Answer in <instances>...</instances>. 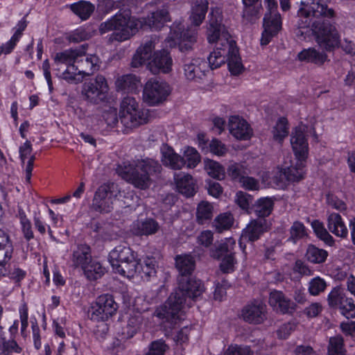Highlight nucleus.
I'll return each instance as SVG.
<instances>
[{"instance_id": "1", "label": "nucleus", "mask_w": 355, "mask_h": 355, "mask_svg": "<svg viewBox=\"0 0 355 355\" xmlns=\"http://www.w3.org/2000/svg\"><path fill=\"white\" fill-rule=\"evenodd\" d=\"M297 15V35H303L302 29H309L315 43L324 51L331 53L340 49L346 55H355V42L345 31L342 35L336 23L331 21L336 12L327 0H301Z\"/></svg>"}, {"instance_id": "2", "label": "nucleus", "mask_w": 355, "mask_h": 355, "mask_svg": "<svg viewBox=\"0 0 355 355\" xmlns=\"http://www.w3.org/2000/svg\"><path fill=\"white\" fill-rule=\"evenodd\" d=\"M175 265L180 272L178 289L171 293L166 302L157 307L154 313L157 318L172 323L180 319L184 304L191 306L192 301L200 297L205 291L200 280L189 277L195 268L193 257L187 254L178 256Z\"/></svg>"}, {"instance_id": "3", "label": "nucleus", "mask_w": 355, "mask_h": 355, "mask_svg": "<svg viewBox=\"0 0 355 355\" xmlns=\"http://www.w3.org/2000/svg\"><path fill=\"white\" fill-rule=\"evenodd\" d=\"M207 37L209 43H216V49L208 57L210 68L217 69L227 61L230 71L234 75L239 74L243 65L239 50L227 28L222 24V16L218 11L211 10L209 13Z\"/></svg>"}, {"instance_id": "4", "label": "nucleus", "mask_w": 355, "mask_h": 355, "mask_svg": "<svg viewBox=\"0 0 355 355\" xmlns=\"http://www.w3.org/2000/svg\"><path fill=\"white\" fill-rule=\"evenodd\" d=\"M162 170L159 162L150 158L123 162L116 168L117 173L135 187L145 189L151 184V178L157 175Z\"/></svg>"}, {"instance_id": "5", "label": "nucleus", "mask_w": 355, "mask_h": 355, "mask_svg": "<svg viewBox=\"0 0 355 355\" xmlns=\"http://www.w3.org/2000/svg\"><path fill=\"white\" fill-rule=\"evenodd\" d=\"M141 26V20L132 17L128 12H120L101 23L99 31L101 34H104L114 31V33L110 35L109 41L123 42L134 35Z\"/></svg>"}, {"instance_id": "6", "label": "nucleus", "mask_w": 355, "mask_h": 355, "mask_svg": "<svg viewBox=\"0 0 355 355\" xmlns=\"http://www.w3.org/2000/svg\"><path fill=\"white\" fill-rule=\"evenodd\" d=\"M308 127L300 124L292 132L291 144L297 159L296 165L287 167L284 172L288 181L297 182L304 178V162L308 156L309 148L306 132Z\"/></svg>"}, {"instance_id": "7", "label": "nucleus", "mask_w": 355, "mask_h": 355, "mask_svg": "<svg viewBox=\"0 0 355 355\" xmlns=\"http://www.w3.org/2000/svg\"><path fill=\"white\" fill-rule=\"evenodd\" d=\"M109 261L116 272L132 277L138 270L137 254L126 245H120L109 254Z\"/></svg>"}, {"instance_id": "8", "label": "nucleus", "mask_w": 355, "mask_h": 355, "mask_svg": "<svg viewBox=\"0 0 355 355\" xmlns=\"http://www.w3.org/2000/svg\"><path fill=\"white\" fill-rule=\"evenodd\" d=\"M121 123L127 128H136L148 122V115L139 107L135 98L126 96L120 105L119 114Z\"/></svg>"}, {"instance_id": "9", "label": "nucleus", "mask_w": 355, "mask_h": 355, "mask_svg": "<svg viewBox=\"0 0 355 355\" xmlns=\"http://www.w3.org/2000/svg\"><path fill=\"white\" fill-rule=\"evenodd\" d=\"M171 92V87L166 82L150 78L144 85L143 98L150 105H157L166 100Z\"/></svg>"}, {"instance_id": "10", "label": "nucleus", "mask_w": 355, "mask_h": 355, "mask_svg": "<svg viewBox=\"0 0 355 355\" xmlns=\"http://www.w3.org/2000/svg\"><path fill=\"white\" fill-rule=\"evenodd\" d=\"M118 309L113 297L106 294L99 296L89 311V318L95 322L107 321Z\"/></svg>"}, {"instance_id": "11", "label": "nucleus", "mask_w": 355, "mask_h": 355, "mask_svg": "<svg viewBox=\"0 0 355 355\" xmlns=\"http://www.w3.org/2000/svg\"><path fill=\"white\" fill-rule=\"evenodd\" d=\"M108 90L109 87L105 78L102 75H98L94 79L83 84L82 94L88 102L98 104L107 98Z\"/></svg>"}, {"instance_id": "12", "label": "nucleus", "mask_w": 355, "mask_h": 355, "mask_svg": "<svg viewBox=\"0 0 355 355\" xmlns=\"http://www.w3.org/2000/svg\"><path fill=\"white\" fill-rule=\"evenodd\" d=\"M113 185L103 184L95 192L92 208L99 213H109L113 209L115 195L112 190Z\"/></svg>"}, {"instance_id": "13", "label": "nucleus", "mask_w": 355, "mask_h": 355, "mask_svg": "<svg viewBox=\"0 0 355 355\" xmlns=\"http://www.w3.org/2000/svg\"><path fill=\"white\" fill-rule=\"evenodd\" d=\"M266 305L261 300H255L246 304L241 311L243 320L250 324H261L266 319Z\"/></svg>"}, {"instance_id": "14", "label": "nucleus", "mask_w": 355, "mask_h": 355, "mask_svg": "<svg viewBox=\"0 0 355 355\" xmlns=\"http://www.w3.org/2000/svg\"><path fill=\"white\" fill-rule=\"evenodd\" d=\"M76 64H72V69L78 71L83 77L92 75L100 68L99 58L96 55H87L84 48H80Z\"/></svg>"}, {"instance_id": "15", "label": "nucleus", "mask_w": 355, "mask_h": 355, "mask_svg": "<svg viewBox=\"0 0 355 355\" xmlns=\"http://www.w3.org/2000/svg\"><path fill=\"white\" fill-rule=\"evenodd\" d=\"M159 42L156 36L146 39L137 49L131 62L132 67H139L150 61L155 46Z\"/></svg>"}, {"instance_id": "16", "label": "nucleus", "mask_w": 355, "mask_h": 355, "mask_svg": "<svg viewBox=\"0 0 355 355\" xmlns=\"http://www.w3.org/2000/svg\"><path fill=\"white\" fill-rule=\"evenodd\" d=\"M172 38L178 42L179 49L182 52L188 51L192 49L193 46L197 41L198 31L196 28H188L181 31V28H173Z\"/></svg>"}, {"instance_id": "17", "label": "nucleus", "mask_w": 355, "mask_h": 355, "mask_svg": "<svg viewBox=\"0 0 355 355\" xmlns=\"http://www.w3.org/2000/svg\"><path fill=\"white\" fill-rule=\"evenodd\" d=\"M282 27L281 17L279 13H266L263 18L264 31L262 33L261 44H268L271 38L275 36Z\"/></svg>"}, {"instance_id": "18", "label": "nucleus", "mask_w": 355, "mask_h": 355, "mask_svg": "<svg viewBox=\"0 0 355 355\" xmlns=\"http://www.w3.org/2000/svg\"><path fill=\"white\" fill-rule=\"evenodd\" d=\"M229 130L237 139L248 140L252 136L253 132L250 124L239 116H232L229 119Z\"/></svg>"}, {"instance_id": "19", "label": "nucleus", "mask_w": 355, "mask_h": 355, "mask_svg": "<svg viewBox=\"0 0 355 355\" xmlns=\"http://www.w3.org/2000/svg\"><path fill=\"white\" fill-rule=\"evenodd\" d=\"M173 60L168 51L165 50L155 52L153 59L148 62V68L154 73H168L172 69Z\"/></svg>"}, {"instance_id": "20", "label": "nucleus", "mask_w": 355, "mask_h": 355, "mask_svg": "<svg viewBox=\"0 0 355 355\" xmlns=\"http://www.w3.org/2000/svg\"><path fill=\"white\" fill-rule=\"evenodd\" d=\"M267 230L268 225L264 218L252 220L243 230L241 239L244 241L254 242Z\"/></svg>"}, {"instance_id": "21", "label": "nucleus", "mask_w": 355, "mask_h": 355, "mask_svg": "<svg viewBox=\"0 0 355 355\" xmlns=\"http://www.w3.org/2000/svg\"><path fill=\"white\" fill-rule=\"evenodd\" d=\"M268 302L274 310L282 313H287L295 309L294 303L281 291L270 292Z\"/></svg>"}, {"instance_id": "22", "label": "nucleus", "mask_w": 355, "mask_h": 355, "mask_svg": "<svg viewBox=\"0 0 355 355\" xmlns=\"http://www.w3.org/2000/svg\"><path fill=\"white\" fill-rule=\"evenodd\" d=\"M327 225L329 231L336 236L346 239L348 236V229L341 216L335 212L329 213L327 218Z\"/></svg>"}, {"instance_id": "23", "label": "nucleus", "mask_w": 355, "mask_h": 355, "mask_svg": "<svg viewBox=\"0 0 355 355\" xmlns=\"http://www.w3.org/2000/svg\"><path fill=\"white\" fill-rule=\"evenodd\" d=\"M159 225L153 218L137 220L131 225V232L137 236H148L156 234Z\"/></svg>"}, {"instance_id": "24", "label": "nucleus", "mask_w": 355, "mask_h": 355, "mask_svg": "<svg viewBox=\"0 0 355 355\" xmlns=\"http://www.w3.org/2000/svg\"><path fill=\"white\" fill-rule=\"evenodd\" d=\"M321 50L322 51H320L314 47L304 49L298 53L297 58L300 61L311 62L321 66L329 60L327 54V53L329 52L324 51L323 49Z\"/></svg>"}, {"instance_id": "25", "label": "nucleus", "mask_w": 355, "mask_h": 355, "mask_svg": "<svg viewBox=\"0 0 355 355\" xmlns=\"http://www.w3.org/2000/svg\"><path fill=\"white\" fill-rule=\"evenodd\" d=\"M92 259L91 248L86 244H81L73 250L71 257L72 266L80 267L82 269L87 265Z\"/></svg>"}, {"instance_id": "26", "label": "nucleus", "mask_w": 355, "mask_h": 355, "mask_svg": "<svg viewBox=\"0 0 355 355\" xmlns=\"http://www.w3.org/2000/svg\"><path fill=\"white\" fill-rule=\"evenodd\" d=\"M162 155L163 164L171 169L180 170L186 164L184 158L177 154L170 147H164L162 150Z\"/></svg>"}, {"instance_id": "27", "label": "nucleus", "mask_w": 355, "mask_h": 355, "mask_svg": "<svg viewBox=\"0 0 355 355\" xmlns=\"http://www.w3.org/2000/svg\"><path fill=\"white\" fill-rule=\"evenodd\" d=\"M207 0H196L191 7L189 19L195 26H199L205 18L208 10Z\"/></svg>"}, {"instance_id": "28", "label": "nucleus", "mask_w": 355, "mask_h": 355, "mask_svg": "<svg viewBox=\"0 0 355 355\" xmlns=\"http://www.w3.org/2000/svg\"><path fill=\"white\" fill-rule=\"evenodd\" d=\"M177 188L180 193L187 197L192 196L196 192V184L189 174L180 173L175 175Z\"/></svg>"}, {"instance_id": "29", "label": "nucleus", "mask_w": 355, "mask_h": 355, "mask_svg": "<svg viewBox=\"0 0 355 355\" xmlns=\"http://www.w3.org/2000/svg\"><path fill=\"white\" fill-rule=\"evenodd\" d=\"M171 20L168 6H164L148 16L145 23L151 28L159 29L163 25Z\"/></svg>"}, {"instance_id": "30", "label": "nucleus", "mask_w": 355, "mask_h": 355, "mask_svg": "<svg viewBox=\"0 0 355 355\" xmlns=\"http://www.w3.org/2000/svg\"><path fill=\"white\" fill-rule=\"evenodd\" d=\"M202 65L205 67V63L200 59H194L185 62L184 71L186 78L190 80L201 78V77L204 76Z\"/></svg>"}, {"instance_id": "31", "label": "nucleus", "mask_w": 355, "mask_h": 355, "mask_svg": "<svg viewBox=\"0 0 355 355\" xmlns=\"http://www.w3.org/2000/svg\"><path fill=\"white\" fill-rule=\"evenodd\" d=\"M139 83V80L135 75L126 74L117 78L116 87L118 90L129 93L137 89Z\"/></svg>"}, {"instance_id": "32", "label": "nucleus", "mask_w": 355, "mask_h": 355, "mask_svg": "<svg viewBox=\"0 0 355 355\" xmlns=\"http://www.w3.org/2000/svg\"><path fill=\"white\" fill-rule=\"evenodd\" d=\"M274 201L271 198H261L254 205V211L257 216L263 218L272 213Z\"/></svg>"}, {"instance_id": "33", "label": "nucleus", "mask_w": 355, "mask_h": 355, "mask_svg": "<svg viewBox=\"0 0 355 355\" xmlns=\"http://www.w3.org/2000/svg\"><path fill=\"white\" fill-rule=\"evenodd\" d=\"M157 261L155 258L147 257L143 263L138 262V270L137 273L141 275V278L148 280L150 277H154L156 274Z\"/></svg>"}, {"instance_id": "34", "label": "nucleus", "mask_w": 355, "mask_h": 355, "mask_svg": "<svg viewBox=\"0 0 355 355\" xmlns=\"http://www.w3.org/2000/svg\"><path fill=\"white\" fill-rule=\"evenodd\" d=\"M71 10L80 19L85 20L94 10V6L89 1H80L70 6Z\"/></svg>"}, {"instance_id": "35", "label": "nucleus", "mask_w": 355, "mask_h": 355, "mask_svg": "<svg viewBox=\"0 0 355 355\" xmlns=\"http://www.w3.org/2000/svg\"><path fill=\"white\" fill-rule=\"evenodd\" d=\"M80 48L70 49L62 52L57 53L54 60L57 63L65 64L68 66L76 64V60L78 57Z\"/></svg>"}, {"instance_id": "36", "label": "nucleus", "mask_w": 355, "mask_h": 355, "mask_svg": "<svg viewBox=\"0 0 355 355\" xmlns=\"http://www.w3.org/2000/svg\"><path fill=\"white\" fill-rule=\"evenodd\" d=\"M311 226L315 235L319 239L322 241L327 245L332 246L334 245L335 241L333 236L324 227V224L322 222L318 220H314L311 223Z\"/></svg>"}, {"instance_id": "37", "label": "nucleus", "mask_w": 355, "mask_h": 355, "mask_svg": "<svg viewBox=\"0 0 355 355\" xmlns=\"http://www.w3.org/2000/svg\"><path fill=\"white\" fill-rule=\"evenodd\" d=\"M328 257V252L317 248L313 245H309L306 249V257L307 260L313 263H322Z\"/></svg>"}, {"instance_id": "38", "label": "nucleus", "mask_w": 355, "mask_h": 355, "mask_svg": "<svg viewBox=\"0 0 355 355\" xmlns=\"http://www.w3.org/2000/svg\"><path fill=\"white\" fill-rule=\"evenodd\" d=\"M261 6L258 4L244 5L242 18L245 24H254L260 17V9Z\"/></svg>"}, {"instance_id": "39", "label": "nucleus", "mask_w": 355, "mask_h": 355, "mask_svg": "<svg viewBox=\"0 0 355 355\" xmlns=\"http://www.w3.org/2000/svg\"><path fill=\"white\" fill-rule=\"evenodd\" d=\"M82 270L87 279L90 280L97 279L105 273V268L98 261L92 259Z\"/></svg>"}, {"instance_id": "40", "label": "nucleus", "mask_w": 355, "mask_h": 355, "mask_svg": "<svg viewBox=\"0 0 355 355\" xmlns=\"http://www.w3.org/2000/svg\"><path fill=\"white\" fill-rule=\"evenodd\" d=\"M14 251L12 242L8 234L0 229V258H12Z\"/></svg>"}, {"instance_id": "41", "label": "nucleus", "mask_w": 355, "mask_h": 355, "mask_svg": "<svg viewBox=\"0 0 355 355\" xmlns=\"http://www.w3.org/2000/svg\"><path fill=\"white\" fill-rule=\"evenodd\" d=\"M212 205L205 201H202L198 204L196 211V218L199 224H203L206 221L211 220L213 216Z\"/></svg>"}, {"instance_id": "42", "label": "nucleus", "mask_w": 355, "mask_h": 355, "mask_svg": "<svg viewBox=\"0 0 355 355\" xmlns=\"http://www.w3.org/2000/svg\"><path fill=\"white\" fill-rule=\"evenodd\" d=\"M205 168L209 175L213 178L221 180L225 177L224 167L217 162L208 159L205 161Z\"/></svg>"}, {"instance_id": "43", "label": "nucleus", "mask_w": 355, "mask_h": 355, "mask_svg": "<svg viewBox=\"0 0 355 355\" xmlns=\"http://www.w3.org/2000/svg\"><path fill=\"white\" fill-rule=\"evenodd\" d=\"M288 135V121L286 118H280L272 130L274 140L282 142Z\"/></svg>"}, {"instance_id": "44", "label": "nucleus", "mask_w": 355, "mask_h": 355, "mask_svg": "<svg viewBox=\"0 0 355 355\" xmlns=\"http://www.w3.org/2000/svg\"><path fill=\"white\" fill-rule=\"evenodd\" d=\"M343 338L340 336L331 337L328 345L329 355H345Z\"/></svg>"}, {"instance_id": "45", "label": "nucleus", "mask_w": 355, "mask_h": 355, "mask_svg": "<svg viewBox=\"0 0 355 355\" xmlns=\"http://www.w3.org/2000/svg\"><path fill=\"white\" fill-rule=\"evenodd\" d=\"M227 174L234 180L241 182L242 178L248 175V169L242 164L233 163L230 164L227 169Z\"/></svg>"}, {"instance_id": "46", "label": "nucleus", "mask_w": 355, "mask_h": 355, "mask_svg": "<svg viewBox=\"0 0 355 355\" xmlns=\"http://www.w3.org/2000/svg\"><path fill=\"white\" fill-rule=\"evenodd\" d=\"M235 245L236 243L233 239H226V240L218 246L214 256L217 259H220L225 256L234 255V248Z\"/></svg>"}, {"instance_id": "47", "label": "nucleus", "mask_w": 355, "mask_h": 355, "mask_svg": "<svg viewBox=\"0 0 355 355\" xmlns=\"http://www.w3.org/2000/svg\"><path fill=\"white\" fill-rule=\"evenodd\" d=\"M233 217L231 214H222L218 216L214 221V225L216 230L221 232L228 230L233 224Z\"/></svg>"}, {"instance_id": "48", "label": "nucleus", "mask_w": 355, "mask_h": 355, "mask_svg": "<svg viewBox=\"0 0 355 355\" xmlns=\"http://www.w3.org/2000/svg\"><path fill=\"white\" fill-rule=\"evenodd\" d=\"M18 217L20 220L21 226V230L24 238L27 241H30L34 236L32 230V225L31 221L27 218L26 215L22 209H19L18 211Z\"/></svg>"}, {"instance_id": "49", "label": "nucleus", "mask_w": 355, "mask_h": 355, "mask_svg": "<svg viewBox=\"0 0 355 355\" xmlns=\"http://www.w3.org/2000/svg\"><path fill=\"white\" fill-rule=\"evenodd\" d=\"M327 288V283L322 278L316 277L309 282V293L313 296H317L324 292Z\"/></svg>"}, {"instance_id": "50", "label": "nucleus", "mask_w": 355, "mask_h": 355, "mask_svg": "<svg viewBox=\"0 0 355 355\" xmlns=\"http://www.w3.org/2000/svg\"><path fill=\"white\" fill-rule=\"evenodd\" d=\"M347 297L345 296L340 288H334L328 295V303L331 307L340 306Z\"/></svg>"}, {"instance_id": "51", "label": "nucleus", "mask_w": 355, "mask_h": 355, "mask_svg": "<svg viewBox=\"0 0 355 355\" xmlns=\"http://www.w3.org/2000/svg\"><path fill=\"white\" fill-rule=\"evenodd\" d=\"M290 234L289 240L293 243L305 237L306 232L304 224L299 221L294 222L290 229Z\"/></svg>"}, {"instance_id": "52", "label": "nucleus", "mask_w": 355, "mask_h": 355, "mask_svg": "<svg viewBox=\"0 0 355 355\" xmlns=\"http://www.w3.org/2000/svg\"><path fill=\"white\" fill-rule=\"evenodd\" d=\"M184 157L187 167L190 168L196 167L200 161L199 153L191 147L187 148L184 153Z\"/></svg>"}, {"instance_id": "53", "label": "nucleus", "mask_w": 355, "mask_h": 355, "mask_svg": "<svg viewBox=\"0 0 355 355\" xmlns=\"http://www.w3.org/2000/svg\"><path fill=\"white\" fill-rule=\"evenodd\" d=\"M71 67L72 64L68 66L60 77L69 83L78 84L82 82L83 77L78 73V71H75V69H72Z\"/></svg>"}, {"instance_id": "54", "label": "nucleus", "mask_w": 355, "mask_h": 355, "mask_svg": "<svg viewBox=\"0 0 355 355\" xmlns=\"http://www.w3.org/2000/svg\"><path fill=\"white\" fill-rule=\"evenodd\" d=\"M168 349V345L163 340H157L150 343L146 355H164Z\"/></svg>"}, {"instance_id": "55", "label": "nucleus", "mask_w": 355, "mask_h": 355, "mask_svg": "<svg viewBox=\"0 0 355 355\" xmlns=\"http://www.w3.org/2000/svg\"><path fill=\"white\" fill-rule=\"evenodd\" d=\"M21 352V348L14 340L3 341L0 345V355H12V352L20 353Z\"/></svg>"}, {"instance_id": "56", "label": "nucleus", "mask_w": 355, "mask_h": 355, "mask_svg": "<svg viewBox=\"0 0 355 355\" xmlns=\"http://www.w3.org/2000/svg\"><path fill=\"white\" fill-rule=\"evenodd\" d=\"M234 201L243 210L248 211L252 203V198L243 191H238L236 193Z\"/></svg>"}, {"instance_id": "57", "label": "nucleus", "mask_w": 355, "mask_h": 355, "mask_svg": "<svg viewBox=\"0 0 355 355\" xmlns=\"http://www.w3.org/2000/svg\"><path fill=\"white\" fill-rule=\"evenodd\" d=\"M220 259H221L220 268L223 272L230 273L234 270L235 264L236 263L234 255L225 256Z\"/></svg>"}, {"instance_id": "58", "label": "nucleus", "mask_w": 355, "mask_h": 355, "mask_svg": "<svg viewBox=\"0 0 355 355\" xmlns=\"http://www.w3.org/2000/svg\"><path fill=\"white\" fill-rule=\"evenodd\" d=\"M340 313L347 318L355 317V304L352 299L345 300L344 303L340 306Z\"/></svg>"}, {"instance_id": "59", "label": "nucleus", "mask_w": 355, "mask_h": 355, "mask_svg": "<svg viewBox=\"0 0 355 355\" xmlns=\"http://www.w3.org/2000/svg\"><path fill=\"white\" fill-rule=\"evenodd\" d=\"M210 151L217 156H224L228 149L226 146L217 139H214L209 144Z\"/></svg>"}, {"instance_id": "60", "label": "nucleus", "mask_w": 355, "mask_h": 355, "mask_svg": "<svg viewBox=\"0 0 355 355\" xmlns=\"http://www.w3.org/2000/svg\"><path fill=\"white\" fill-rule=\"evenodd\" d=\"M224 355H252L250 349L247 346L231 345Z\"/></svg>"}, {"instance_id": "61", "label": "nucleus", "mask_w": 355, "mask_h": 355, "mask_svg": "<svg viewBox=\"0 0 355 355\" xmlns=\"http://www.w3.org/2000/svg\"><path fill=\"white\" fill-rule=\"evenodd\" d=\"M242 179L243 180H241L240 183L244 189L250 191H257L259 189L260 184L259 180L257 179L250 177L248 175Z\"/></svg>"}, {"instance_id": "62", "label": "nucleus", "mask_w": 355, "mask_h": 355, "mask_svg": "<svg viewBox=\"0 0 355 355\" xmlns=\"http://www.w3.org/2000/svg\"><path fill=\"white\" fill-rule=\"evenodd\" d=\"M327 202L329 206L340 211L345 210L347 208L346 204L333 194L327 196Z\"/></svg>"}, {"instance_id": "63", "label": "nucleus", "mask_w": 355, "mask_h": 355, "mask_svg": "<svg viewBox=\"0 0 355 355\" xmlns=\"http://www.w3.org/2000/svg\"><path fill=\"white\" fill-rule=\"evenodd\" d=\"M103 117L108 125L113 126L116 125L118 122L116 109L114 107H109L108 110L104 111Z\"/></svg>"}, {"instance_id": "64", "label": "nucleus", "mask_w": 355, "mask_h": 355, "mask_svg": "<svg viewBox=\"0 0 355 355\" xmlns=\"http://www.w3.org/2000/svg\"><path fill=\"white\" fill-rule=\"evenodd\" d=\"M26 271L22 269L15 266L14 268L10 266L6 277L17 283L21 282L26 277Z\"/></svg>"}]
</instances>
